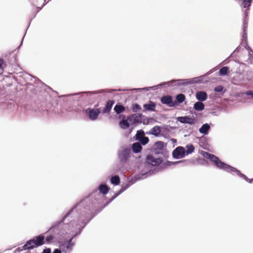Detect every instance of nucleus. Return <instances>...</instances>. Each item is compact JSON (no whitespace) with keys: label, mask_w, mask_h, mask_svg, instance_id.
<instances>
[{"label":"nucleus","mask_w":253,"mask_h":253,"mask_svg":"<svg viewBox=\"0 0 253 253\" xmlns=\"http://www.w3.org/2000/svg\"><path fill=\"white\" fill-rule=\"evenodd\" d=\"M146 119H147V122L145 121V120H144L143 121H142V123H143V125H147L149 123V122H150L149 120L150 119L146 118Z\"/></svg>","instance_id":"nucleus-47"},{"label":"nucleus","mask_w":253,"mask_h":253,"mask_svg":"<svg viewBox=\"0 0 253 253\" xmlns=\"http://www.w3.org/2000/svg\"><path fill=\"white\" fill-rule=\"evenodd\" d=\"M16 250H17V251H19V252H20V251H23V248H22V247H19V248H18L16 249Z\"/></svg>","instance_id":"nucleus-58"},{"label":"nucleus","mask_w":253,"mask_h":253,"mask_svg":"<svg viewBox=\"0 0 253 253\" xmlns=\"http://www.w3.org/2000/svg\"><path fill=\"white\" fill-rule=\"evenodd\" d=\"M196 98L198 101L203 102L207 99L208 94L204 91H197L196 93Z\"/></svg>","instance_id":"nucleus-22"},{"label":"nucleus","mask_w":253,"mask_h":253,"mask_svg":"<svg viewBox=\"0 0 253 253\" xmlns=\"http://www.w3.org/2000/svg\"><path fill=\"white\" fill-rule=\"evenodd\" d=\"M90 222V221L84 216L74 211V213L72 214V218H68L67 221V232L70 231L71 236L68 239L58 242L59 247L63 253H70L73 251L76 244L73 240L81 235Z\"/></svg>","instance_id":"nucleus-2"},{"label":"nucleus","mask_w":253,"mask_h":253,"mask_svg":"<svg viewBox=\"0 0 253 253\" xmlns=\"http://www.w3.org/2000/svg\"><path fill=\"white\" fill-rule=\"evenodd\" d=\"M42 253H51V249L46 248L43 249Z\"/></svg>","instance_id":"nucleus-46"},{"label":"nucleus","mask_w":253,"mask_h":253,"mask_svg":"<svg viewBox=\"0 0 253 253\" xmlns=\"http://www.w3.org/2000/svg\"><path fill=\"white\" fill-rule=\"evenodd\" d=\"M76 112H78V113H81L82 112H84V110L85 109H84V107L82 106H79L78 107H76L74 109Z\"/></svg>","instance_id":"nucleus-41"},{"label":"nucleus","mask_w":253,"mask_h":253,"mask_svg":"<svg viewBox=\"0 0 253 253\" xmlns=\"http://www.w3.org/2000/svg\"><path fill=\"white\" fill-rule=\"evenodd\" d=\"M29 85H32V83L29 84Z\"/></svg>","instance_id":"nucleus-61"},{"label":"nucleus","mask_w":253,"mask_h":253,"mask_svg":"<svg viewBox=\"0 0 253 253\" xmlns=\"http://www.w3.org/2000/svg\"><path fill=\"white\" fill-rule=\"evenodd\" d=\"M123 193V191H121V189L118 190L117 192L115 193L114 196H113L109 200L107 201L104 205V207H105L107 205H108L111 202H112L114 199H115L118 196H119L120 194Z\"/></svg>","instance_id":"nucleus-35"},{"label":"nucleus","mask_w":253,"mask_h":253,"mask_svg":"<svg viewBox=\"0 0 253 253\" xmlns=\"http://www.w3.org/2000/svg\"><path fill=\"white\" fill-rule=\"evenodd\" d=\"M63 253L62 250H61L59 248V249H58V248L55 249L52 252V253Z\"/></svg>","instance_id":"nucleus-45"},{"label":"nucleus","mask_w":253,"mask_h":253,"mask_svg":"<svg viewBox=\"0 0 253 253\" xmlns=\"http://www.w3.org/2000/svg\"><path fill=\"white\" fill-rule=\"evenodd\" d=\"M240 49V47L239 46H238L234 50V51L232 52L233 53V54H234V52H238L239 51Z\"/></svg>","instance_id":"nucleus-55"},{"label":"nucleus","mask_w":253,"mask_h":253,"mask_svg":"<svg viewBox=\"0 0 253 253\" xmlns=\"http://www.w3.org/2000/svg\"><path fill=\"white\" fill-rule=\"evenodd\" d=\"M161 150L157 149V148L154 149V152L156 154H159L161 153Z\"/></svg>","instance_id":"nucleus-50"},{"label":"nucleus","mask_w":253,"mask_h":253,"mask_svg":"<svg viewBox=\"0 0 253 253\" xmlns=\"http://www.w3.org/2000/svg\"><path fill=\"white\" fill-rule=\"evenodd\" d=\"M248 27V22L246 20V19H244L243 20V34H242V41L243 42L244 41L246 43L247 40V34L246 32V30Z\"/></svg>","instance_id":"nucleus-26"},{"label":"nucleus","mask_w":253,"mask_h":253,"mask_svg":"<svg viewBox=\"0 0 253 253\" xmlns=\"http://www.w3.org/2000/svg\"><path fill=\"white\" fill-rule=\"evenodd\" d=\"M176 119L177 121L182 124H188L190 125H193L197 122V120L195 118H192L189 116L178 117Z\"/></svg>","instance_id":"nucleus-11"},{"label":"nucleus","mask_w":253,"mask_h":253,"mask_svg":"<svg viewBox=\"0 0 253 253\" xmlns=\"http://www.w3.org/2000/svg\"><path fill=\"white\" fill-rule=\"evenodd\" d=\"M170 141H172V143L175 144L177 142V140L175 138H171Z\"/></svg>","instance_id":"nucleus-54"},{"label":"nucleus","mask_w":253,"mask_h":253,"mask_svg":"<svg viewBox=\"0 0 253 253\" xmlns=\"http://www.w3.org/2000/svg\"><path fill=\"white\" fill-rule=\"evenodd\" d=\"M201 155L212 162L217 169L228 171V169L230 165L221 161L217 156L206 151H202Z\"/></svg>","instance_id":"nucleus-6"},{"label":"nucleus","mask_w":253,"mask_h":253,"mask_svg":"<svg viewBox=\"0 0 253 253\" xmlns=\"http://www.w3.org/2000/svg\"><path fill=\"white\" fill-rule=\"evenodd\" d=\"M253 0H243V6L244 8H248L251 5Z\"/></svg>","instance_id":"nucleus-39"},{"label":"nucleus","mask_w":253,"mask_h":253,"mask_svg":"<svg viewBox=\"0 0 253 253\" xmlns=\"http://www.w3.org/2000/svg\"><path fill=\"white\" fill-rule=\"evenodd\" d=\"M213 72L212 70H210L206 74L200 76L199 77H195L190 79H172L169 81L167 82H163L157 85H154L150 87H144L143 88H130V91L134 90H144L149 91L150 89H156L158 88V87L164 86L166 85L168 86H176L180 87L181 86H187L189 85L195 84H201L204 83L205 78Z\"/></svg>","instance_id":"nucleus-5"},{"label":"nucleus","mask_w":253,"mask_h":253,"mask_svg":"<svg viewBox=\"0 0 253 253\" xmlns=\"http://www.w3.org/2000/svg\"><path fill=\"white\" fill-rule=\"evenodd\" d=\"M45 4H46V3H43L42 4V6L41 7H37V8L38 9L37 12H38L39 11H40L42 9V7H43L45 5Z\"/></svg>","instance_id":"nucleus-52"},{"label":"nucleus","mask_w":253,"mask_h":253,"mask_svg":"<svg viewBox=\"0 0 253 253\" xmlns=\"http://www.w3.org/2000/svg\"><path fill=\"white\" fill-rule=\"evenodd\" d=\"M242 43H245L246 44L245 48L248 50L249 53H250L251 52L253 53V51L252 49L247 44V41L246 42V43L244 41L243 42H242Z\"/></svg>","instance_id":"nucleus-43"},{"label":"nucleus","mask_w":253,"mask_h":253,"mask_svg":"<svg viewBox=\"0 0 253 253\" xmlns=\"http://www.w3.org/2000/svg\"><path fill=\"white\" fill-rule=\"evenodd\" d=\"M30 76L31 77V79L30 80V81L32 82L33 81V79H34V83H35V84H36V85L35 86V89L36 90V91H41V90H40L39 88V86H41V87L43 88L44 89H45V90L46 89V88L51 89V88L50 86H48L47 85H46V84L43 83L38 78H37L35 77H34V76H32L31 75H30Z\"/></svg>","instance_id":"nucleus-13"},{"label":"nucleus","mask_w":253,"mask_h":253,"mask_svg":"<svg viewBox=\"0 0 253 253\" xmlns=\"http://www.w3.org/2000/svg\"><path fill=\"white\" fill-rule=\"evenodd\" d=\"M224 87L222 85H219L214 88V91L216 92H222Z\"/></svg>","instance_id":"nucleus-40"},{"label":"nucleus","mask_w":253,"mask_h":253,"mask_svg":"<svg viewBox=\"0 0 253 253\" xmlns=\"http://www.w3.org/2000/svg\"><path fill=\"white\" fill-rule=\"evenodd\" d=\"M4 64V62L3 60L1 58H0V69H2V67Z\"/></svg>","instance_id":"nucleus-48"},{"label":"nucleus","mask_w":253,"mask_h":253,"mask_svg":"<svg viewBox=\"0 0 253 253\" xmlns=\"http://www.w3.org/2000/svg\"><path fill=\"white\" fill-rule=\"evenodd\" d=\"M115 103V101L113 100H109L105 104L104 108L102 110L103 113L109 114L110 113L112 108Z\"/></svg>","instance_id":"nucleus-23"},{"label":"nucleus","mask_w":253,"mask_h":253,"mask_svg":"<svg viewBox=\"0 0 253 253\" xmlns=\"http://www.w3.org/2000/svg\"><path fill=\"white\" fill-rule=\"evenodd\" d=\"M131 109L133 112H137L141 110V106L137 103H133L131 105Z\"/></svg>","instance_id":"nucleus-37"},{"label":"nucleus","mask_w":253,"mask_h":253,"mask_svg":"<svg viewBox=\"0 0 253 253\" xmlns=\"http://www.w3.org/2000/svg\"><path fill=\"white\" fill-rule=\"evenodd\" d=\"M160 100L163 104L166 105L169 107H176L175 103H174L173 98L170 95H164L161 98Z\"/></svg>","instance_id":"nucleus-12"},{"label":"nucleus","mask_w":253,"mask_h":253,"mask_svg":"<svg viewBox=\"0 0 253 253\" xmlns=\"http://www.w3.org/2000/svg\"><path fill=\"white\" fill-rule=\"evenodd\" d=\"M205 104L200 101L196 102L194 103L193 109L197 111H202L205 109Z\"/></svg>","instance_id":"nucleus-30"},{"label":"nucleus","mask_w":253,"mask_h":253,"mask_svg":"<svg viewBox=\"0 0 253 253\" xmlns=\"http://www.w3.org/2000/svg\"><path fill=\"white\" fill-rule=\"evenodd\" d=\"M172 156L174 159H180L185 157V149L183 146H178L172 152Z\"/></svg>","instance_id":"nucleus-10"},{"label":"nucleus","mask_w":253,"mask_h":253,"mask_svg":"<svg viewBox=\"0 0 253 253\" xmlns=\"http://www.w3.org/2000/svg\"><path fill=\"white\" fill-rule=\"evenodd\" d=\"M24 37H25V35H24V37H23V38L22 39V41L23 40V39H24Z\"/></svg>","instance_id":"nucleus-63"},{"label":"nucleus","mask_w":253,"mask_h":253,"mask_svg":"<svg viewBox=\"0 0 253 253\" xmlns=\"http://www.w3.org/2000/svg\"><path fill=\"white\" fill-rule=\"evenodd\" d=\"M144 110L143 112L146 111L155 112L156 110V103L151 100H150L148 103L143 104Z\"/></svg>","instance_id":"nucleus-17"},{"label":"nucleus","mask_w":253,"mask_h":253,"mask_svg":"<svg viewBox=\"0 0 253 253\" xmlns=\"http://www.w3.org/2000/svg\"><path fill=\"white\" fill-rule=\"evenodd\" d=\"M229 73V68L227 66H223L219 70L218 74L220 76L228 75Z\"/></svg>","instance_id":"nucleus-33"},{"label":"nucleus","mask_w":253,"mask_h":253,"mask_svg":"<svg viewBox=\"0 0 253 253\" xmlns=\"http://www.w3.org/2000/svg\"><path fill=\"white\" fill-rule=\"evenodd\" d=\"M114 91H130V89H102L99 91H84V92H79L76 93H72V94H66L64 95H63V97H69L70 99H72V98L74 96H78L80 95V97H84V95H86V96L88 95V94L89 95H93L95 94L100 93H103V92H110L111 93Z\"/></svg>","instance_id":"nucleus-8"},{"label":"nucleus","mask_w":253,"mask_h":253,"mask_svg":"<svg viewBox=\"0 0 253 253\" xmlns=\"http://www.w3.org/2000/svg\"><path fill=\"white\" fill-rule=\"evenodd\" d=\"M132 150L134 153H138L141 152L142 147L138 142H134L132 144Z\"/></svg>","instance_id":"nucleus-27"},{"label":"nucleus","mask_w":253,"mask_h":253,"mask_svg":"<svg viewBox=\"0 0 253 253\" xmlns=\"http://www.w3.org/2000/svg\"><path fill=\"white\" fill-rule=\"evenodd\" d=\"M204 138H205V137H202L201 138V140H202V139H204Z\"/></svg>","instance_id":"nucleus-62"},{"label":"nucleus","mask_w":253,"mask_h":253,"mask_svg":"<svg viewBox=\"0 0 253 253\" xmlns=\"http://www.w3.org/2000/svg\"><path fill=\"white\" fill-rule=\"evenodd\" d=\"M148 134V135H152V131H151V129L148 131H147L145 133V134Z\"/></svg>","instance_id":"nucleus-56"},{"label":"nucleus","mask_w":253,"mask_h":253,"mask_svg":"<svg viewBox=\"0 0 253 253\" xmlns=\"http://www.w3.org/2000/svg\"><path fill=\"white\" fill-rule=\"evenodd\" d=\"M163 128L165 130L167 131H169V126H164L163 127Z\"/></svg>","instance_id":"nucleus-51"},{"label":"nucleus","mask_w":253,"mask_h":253,"mask_svg":"<svg viewBox=\"0 0 253 253\" xmlns=\"http://www.w3.org/2000/svg\"><path fill=\"white\" fill-rule=\"evenodd\" d=\"M213 70H216V69L214 68Z\"/></svg>","instance_id":"nucleus-64"},{"label":"nucleus","mask_w":253,"mask_h":253,"mask_svg":"<svg viewBox=\"0 0 253 253\" xmlns=\"http://www.w3.org/2000/svg\"><path fill=\"white\" fill-rule=\"evenodd\" d=\"M215 94L211 93V94H210L209 97L211 99H214V98L215 97Z\"/></svg>","instance_id":"nucleus-53"},{"label":"nucleus","mask_w":253,"mask_h":253,"mask_svg":"<svg viewBox=\"0 0 253 253\" xmlns=\"http://www.w3.org/2000/svg\"><path fill=\"white\" fill-rule=\"evenodd\" d=\"M232 55H233V53H232L225 60H224L222 62V63L224 64H227L229 62L228 59L229 58H230L232 56Z\"/></svg>","instance_id":"nucleus-44"},{"label":"nucleus","mask_w":253,"mask_h":253,"mask_svg":"<svg viewBox=\"0 0 253 253\" xmlns=\"http://www.w3.org/2000/svg\"><path fill=\"white\" fill-rule=\"evenodd\" d=\"M114 110L117 114L120 115L124 112L126 109L121 103H117L114 107Z\"/></svg>","instance_id":"nucleus-24"},{"label":"nucleus","mask_w":253,"mask_h":253,"mask_svg":"<svg viewBox=\"0 0 253 253\" xmlns=\"http://www.w3.org/2000/svg\"><path fill=\"white\" fill-rule=\"evenodd\" d=\"M152 135L156 137L160 136L162 131L161 127L159 126H155L151 128Z\"/></svg>","instance_id":"nucleus-29"},{"label":"nucleus","mask_w":253,"mask_h":253,"mask_svg":"<svg viewBox=\"0 0 253 253\" xmlns=\"http://www.w3.org/2000/svg\"><path fill=\"white\" fill-rule=\"evenodd\" d=\"M135 140L138 141L139 143L141 145H145L149 141V138L147 136H145V135L143 137H141L140 138H135Z\"/></svg>","instance_id":"nucleus-34"},{"label":"nucleus","mask_w":253,"mask_h":253,"mask_svg":"<svg viewBox=\"0 0 253 253\" xmlns=\"http://www.w3.org/2000/svg\"><path fill=\"white\" fill-rule=\"evenodd\" d=\"M186 148H187V150H185V154L186 156L188 155L191 153H192L195 150V148L193 146V145L191 144H188L186 146Z\"/></svg>","instance_id":"nucleus-36"},{"label":"nucleus","mask_w":253,"mask_h":253,"mask_svg":"<svg viewBox=\"0 0 253 253\" xmlns=\"http://www.w3.org/2000/svg\"><path fill=\"white\" fill-rule=\"evenodd\" d=\"M35 242L34 241V239L33 238L28 240L24 245H23L22 248H23V250H31L32 249H34V248H37L36 247V245H35Z\"/></svg>","instance_id":"nucleus-21"},{"label":"nucleus","mask_w":253,"mask_h":253,"mask_svg":"<svg viewBox=\"0 0 253 253\" xmlns=\"http://www.w3.org/2000/svg\"><path fill=\"white\" fill-rule=\"evenodd\" d=\"M130 124H131L129 121L128 117L127 119H126L125 116H123V118L119 121V125L120 127L124 130L128 128L129 127Z\"/></svg>","instance_id":"nucleus-18"},{"label":"nucleus","mask_w":253,"mask_h":253,"mask_svg":"<svg viewBox=\"0 0 253 253\" xmlns=\"http://www.w3.org/2000/svg\"><path fill=\"white\" fill-rule=\"evenodd\" d=\"M22 42H23V41H22V42H21L20 45H19V46L18 47V48H19L20 46L22 44Z\"/></svg>","instance_id":"nucleus-60"},{"label":"nucleus","mask_w":253,"mask_h":253,"mask_svg":"<svg viewBox=\"0 0 253 253\" xmlns=\"http://www.w3.org/2000/svg\"><path fill=\"white\" fill-rule=\"evenodd\" d=\"M74 213L73 209H70L59 220L53 222L49 229L44 233V235L50 232V234L45 237V243L47 244H51L53 241L64 237L68 234V224L67 221L68 218H72V214Z\"/></svg>","instance_id":"nucleus-3"},{"label":"nucleus","mask_w":253,"mask_h":253,"mask_svg":"<svg viewBox=\"0 0 253 253\" xmlns=\"http://www.w3.org/2000/svg\"><path fill=\"white\" fill-rule=\"evenodd\" d=\"M186 99L185 96L182 93H179L176 95L175 100H174V103H175L176 107L179 104L183 103Z\"/></svg>","instance_id":"nucleus-25"},{"label":"nucleus","mask_w":253,"mask_h":253,"mask_svg":"<svg viewBox=\"0 0 253 253\" xmlns=\"http://www.w3.org/2000/svg\"><path fill=\"white\" fill-rule=\"evenodd\" d=\"M186 161V160H180V161H175V162H171V161H167L166 162H164V160L163 159L162 163H161L162 169H163V170H164L167 168V167H169V166H171V165H176V164H180L182 163H184Z\"/></svg>","instance_id":"nucleus-20"},{"label":"nucleus","mask_w":253,"mask_h":253,"mask_svg":"<svg viewBox=\"0 0 253 253\" xmlns=\"http://www.w3.org/2000/svg\"><path fill=\"white\" fill-rule=\"evenodd\" d=\"M145 135V132L143 129L138 130L136 132L135 135L134 136V138H140L141 137H143Z\"/></svg>","instance_id":"nucleus-38"},{"label":"nucleus","mask_w":253,"mask_h":253,"mask_svg":"<svg viewBox=\"0 0 253 253\" xmlns=\"http://www.w3.org/2000/svg\"><path fill=\"white\" fill-rule=\"evenodd\" d=\"M162 160L163 158L161 157L155 158L151 154L148 155L145 162L138 166L139 173L138 174L142 179H144L162 171L161 165Z\"/></svg>","instance_id":"nucleus-4"},{"label":"nucleus","mask_w":253,"mask_h":253,"mask_svg":"<svg viewBox=\"0 0 253 253\" xmlns=\"http://www.w3.org/2000/svg\"><path fill=\"white\" fill-rule=\"evenodd\" d=\"M210 113L211 114H212L213 116H217V113H216V112L215 111H212V112H211Z\"/></svg>","instance_id":"nucleus-57"},{"label":"nucleus","mask_w":253,"mask_h":253,"mask_svg":"<svg viewBox=\"0 0 253 253\" xmlns=\"http://www.w3.org/2000/svg\"><path fill=\"white\" fill-rule=\"evenodd\" d=\"M247 95L252 96V98H253V91L252 90H249L246 93Z\"/></svg>","instance_id":"nucleus-49"},{"label":"nucleus","mask_w":253,"mask_h":253,"mask_svg":"<svg viewBox=\"0 0 253 253\" xmlns=\"http://www.w3.org/2000/svg\"><path fill=\"white\" fill-rule=\"evenodd\" d=\"M85 114L91 121H95L97 119L101 113L100 108H88L84 110Z\"/></svg>","instance_id":"nucleus-9"},{"label":"nucleus","mask_w":253,"mask_h":253,"mask_svg":"<svg viewBox=\"0 0 253 253\" xmlns=\"http://www.w3.org/2000/svg\"><path fill=\"white\" fill-rule=\"evenodd\" d=\"M121 180L119 175H114L111 176L110 178V182L111 183L114 185L117 186L119 185L120 183Z\"/></svg>","instance_id":"nucleus-31"},{"label":"nucleus","mask_w":253,"mask_h":253,"mask_svg":"<svg viewBox=\"0 0 253 253\" xmlns=\"http://www.w3.org/2000/svg\"><path fill=\"white\" fill-rule=\"evenodd\" d=\"M142 180L141 177H140L138 174H136L133 177H129L127 179V183L129 185V186L134 184L137 181Z\"/></svg>","instance_id":"nucleus-28"},{"label":"nucleus","mask_w":253,"mask_h":253,"mask_svg":"<svg viewBox=\"0 0 253 253\" xmlns=\"http://www.w3.org/2000/svg\"><path fill=\"white\" fill-rule=\"evenodd\" d=\"M211 123H205L203 124L199 129V132L204 135H208L211 127Z\"/></svg>","instance_id":"nucleus-19"},{"label":"nucleus","mask_w":253,"mask_h":253,"mask_svg":"<svg viewBox=\"0 0 253 253\" xmlns=\"http://www.w3.org/2000/svg\"><path fill=\"white\" fill-rule=\"evenodd\" d=\"M167 144V143H165L163 141H157L155 142L154 146L155 147V148H157V149L162 151L164 150V148L166 147Z\"/></svg>","instance_id":"nucleus-32"},{"label":"nucleus","mask_w":253,"mask_h":253,"mask_svg":"<svg viewBox=\"0 0 253 253\" xmlns=\"http://www.w3.org/2000/svg\"><path fill=\"white\" fill-rule=\"evenodd\" d=\"M141 113L131 114L128 116V119L131 124H140L142 123V118L144 117Z\"/></svg>","instance_id":"nucleus-14"},{"label":"nucleus","mask_w":253,"mask_h":253,"mask_svg":"<svg viewBox=\"0 0 253 253\" xmlns=\"http://www.w3.org/2000/svg\"><path fill=\"white\" fill-rule=\"evenodd\" d=\"M130 186H129V185L127 184V183H124V184H123L121 186V188L120 189L121 190V191H123V192H124L125 191H126V189H127Z\"/></svg>","instance_id":"nucleus-42"},{"label":"nucleus","mask_w":253,"mask_h":253,"mask_svg":"<svg viewBox=\"0 0 253 253\" xmlns=\"http://www.w3.org/2000/svg\"><path fill=\"white\" fill-rule=\"evenodd\" d=\"M230 171H233V172L236 173V174L238 175H239L240 177L242 178L245 180H246V181L250 183L253 182V178H251V179L249 178L246 175L242 173L239 170L237 169L236 168H235L233 167H232L231 166H230V167H229V169H228V172H230Z\"/></svg>","instance_id":"nucleus-15"},{"label":"nucleus","mask_w":253,"mask_h":253,"mask_svg":"<svg viewBox=\"0 0 253 253\" xmlns=\"http://www.w3.org/2000/svg\"><path fill=\"white\" fill-rule=\"evenodd\" d=\"M110 188L105 183L99 185L97 189L94 190L89 195L76 203L71 209L89 221L96 216L102 209L98 205L101 199V194L107 195Z\"/></svg>","instance_id":"nucleus-1"},{"label":"nucleus","mask_w":253,"mask_h":253,"mask_svg":"<svg viewBox=\"0 0 253 253\" xmlns=\"http://www.w3.org/2000/svg\"><path fill=\"white\" fill-rule=\"evenodd\" d=\"M248 12H245L244 13V19H246V18L248 16Z\"/></svg>","instance_id":"nucleus-59"},{"label":"nucleus","mask_w":253,"mask_h":253,"mask_svg":"<svg viewBox=\"0 0 253 253\" xmlns=\"http://www.w3.org/2000/svg\"><path fill=\"white\" fill-rule=\"evenodd\" d=\"M131 149L130 147L122 146L117 151L118 159L122 165H125L131 157Z\"/></svg>","instance_id":"nucleus-7"},{"label":"nucleus","mask_w":253,"mask_h":253,"mask_svg":"<svg viewBox=\"0 0 253 253\" xmlns=\"http://www.w3.org/2000/svg\"><path fill=\"white\" fill-rule=\"evenodd\" d=\"M35 242L36 247H39L45 244L44 234H41L33 238Z\"/></svg>","instance_id":"nucleus-16"}]
</instances>
